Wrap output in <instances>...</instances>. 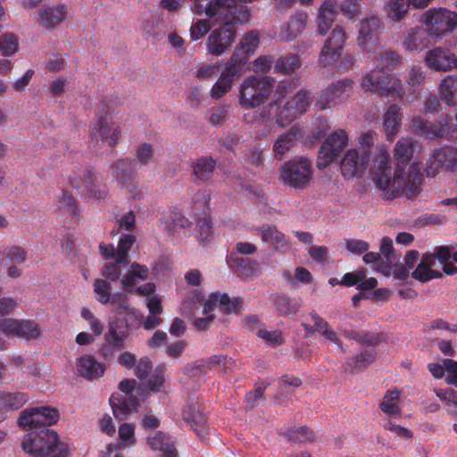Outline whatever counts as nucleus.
Here are the masks:
<instances>
[{"instance_id": "5701e85b", "label": "nucleus", "mask_w": 457, "mask_h": 457, "mask_svg": "<svg viewBox=\"0 0 457 457\" xmlns=\"http://www.w3.org/2000/svg\"><path fill=\"white\" fill-rule=\"evenodd\" d=\"M427 65L437 71H447L457 68V55L446 47H435L425 56Z\"/></svg>"}, {"instance_id": "680f3d73", "label": "nucleus", "mask_w": 457, "mask_h": 457, "mask_svg": "<svg viewBox=\"0 0 457 457\" xmlns=\"http://www.w3.org/2000/svg\"><path fill=\"white\" fill-rule=\"evenodd\" d=\"M165 370L166 367L164 364L156 367L154 373L147 381V386L151 391L158 392L162 387Z\"/></svg>"}, {"instance_id": "bb28decb", "label": "nucleus", "mask_w": 457, "mask_h": 457, "mask_svg": "<svg viewBox=\"0 0 457 457\" xmlns=\"http://www.w3.org/2000/svg\"><path fill=\"white\" fill-rule=\"evenodd\" d=\"M113 415L119 420H124L133 411L137 410L138 399L133 395L112 394L109 399Z\"/></svg>"}, {"instance_id": "20e7f679", "label": "nucleus", "mask_w": 457, "mask_h": 457, "mask_svg": "<svg viewBox=\"0 0 457 457\" xmlns=\"http://www.w3.org/2000/svg\"><path fill=\"white\" fill-rule=\"evenodd\" d=\"M337 329L345 337L354 340L360 344L366 345V348L351 358H347L343 365L344 370L351 374L367 368L376 359L375 345L382 340L381 336L378 333H370L368 331H357L347 329L343 326H338Z\"/></svg>"}, {"instance_id": "9d476101", "label": "nucleus", "mask_w": 457, "mask_h": 457, "mask_svg": "<svg viewBox=\"0 0 457 457\" xmlns=\"http://www.w3.org/2000/svg\"><path fill=\"white\" fill-rule=\"evenodd\" d=\"M130 335L129 327L126 320L112 317L108 322V330L104 335V343L99 348V355L105 361L112 359L117 351L125 346V341Z\"/></svg>"}, {"instance_id": "e433bc0d", "label": "nucleus", "mask_w": 457, "mask_h": 457, "mask_svg": "<svg viewBox=\"0 0 457 457\" xmlns=\"http://www.w3.org/2000/svg\"><path fill=\"white\" fill-rule=\"evenodd\" d=\"M147 443L153 450L163 453V457H178L176 448L170 438L162 431H157L147 438Z\"/></svg>"}, {"instance_id": "393cba45", "label": "nucleus", "mask_w": 457, "mask_h": 457, "mask_svg": "<svg viewBox=\"0 0 457 457\" xmlns=\"http://www.w3.org/2000/svg\"><path fill=\"white\" fill-rule=\"evenodd\" d=\"M243 301L240 297L230 298L228 294L220 292L212 293L204 304V312L209 313L213 307H220L226 312H238L242 308Z\"/></svg>"}, {"instance_id": "f8f14e48", "label": "nucleus", "mask_w": 457, "mask_h": 457, "mask_svg": "<svg viewBox=\"0 0 457 457\" xmlns=\"http://www.w3.org/2000/svg\"><path fill=\"white\" fill-rule=\"evenodd\" d=\"M245 65V61L239 57L237 52H235L212 86L210 93L212 98L218 100L226 96L231 90L233 82L242 75Z\"/></svg>"}, {"instance_id": "4be33fe9", "label": "nucleus", "mask_w": 457, "mask_h": 457, "mask_svg": "<svg viewBox=\"0 0 457 457\" xmlns=\"http://www.w3.org/2000/svg\"><path fill=\"white\" fill-rule=\"evenodd\" d=\"M110 170L121 188L129 193L137 190L136 164L131 160L119 159L112 164Z\"/></svg>"}, {"instance_id": "473e14b6", "label": "nucleus", "mask_w": 457, "mask_h": 457, "mask_svg": "<svg viewBox=\"0 0 457 457\" xmlns=\"http://www.w3.org/2000/svg\"><path fill=\"white\" fill-rule=\"evenodd\" d=\"M428 29L422 28L411 29L405 36L403 45L410 51H421L429 45Z\"/></svg>"}, {"instance_id": "13d9d810", "label": "nucleus", "mask_w": 457, "mask_h": 457, "mask_svg": "<svg viewBox=\"0 0 457 457\" xmlns=\"http://www.w3.org/2000/svg\"><path fill=\"white\" fill-rule=\"evenodd\" d=\"M8 262L17 265H21L28 259L27 251L20 245H12L8 247L4 253Z\"/></svg>"}, {"instance_id": "2f4dec72", "label": "nucleus", "mask_w": 457, "mask_h": 457, "mask_svg": "<svg viewBox=\"0 0 457 457\" xmlns=\"http://www.w3.org/2000/svg\"><path fill=\"white\" fill-rule=\"evenodd\" d=\"M432 135L439 139L457 141V124L449 114H442L432 126Z\"/></svg>"}, {"instance_id": "a878e982", "label": "nucleus", "mask_w": 457, "mask_h": 457, "mask_svg": "<svg viewBox=\"0 0 457 457\" xmlns=\"http://www.w3.org/2000/svg\"><path fill=\"white\" fill-rule=\"evenodd\" d=\"M216 165V161L209 155H203L193 160L191 170L194 182L197 185L210 182L213 177Z\"/></svg>"}, {"instance_id": "79ce46f5", "label": "nucleus", "mask_w": 457, "mask_h": 457, "mask_svg": "<svg viewBox=\"0 0 457 457\" xmlns=\"http://www.w3.org/2000/svg\"><path fill=\"white\" fill-rule=\"evenodd\" d=\"M136 242V236L132 234H123L119 239L116 248V256L118 263L123 266L129 264V251Z\"/></svg>"}, {"instance_id": "7c9ffc66", "label": "nucleus", "mask_w": 457, "mask_h": 457, "mask_svg": "<svg viewBox=\"0 0 457 457\" xmlns=\"http://www.w3.org/2000/svg\"><path fill=\"white\" fill-rule=\"evenodd\" d=\"M298 137H301V129L297 127H293L287 132L279 134L273 144L274 157L277 160H281L293 147Z\"/></svg>"}, {"instance_id": "58836bf2", "label": "nucleus", "mask_w": 457, "mask_h": 457, "mask_svg": "<svg viewBox=\"0 0 457 457\" xmlns=\"http://www.w3.org/2000/svg\"><path fill=\"white\" fill-rule=\"evenodd\" d=\"M56 206L60 212L71 217L78 218L79 216V203L67 190H62L58 195Z\"/></svg>"}, {"instance_id": "0e129e2a", "label": "nucleus", "mask_w": 457, "mask_h": 457, "mask_svg": "<svg viewBox=\"0 0 457 457\" xmlns=\"http://www.w3.org/2000/svg\"><path fill=\"white\" fill-rule=\"evenodd\" d=\"M432 123L419 116L413 117L410 123L411 131L418 135H432Z\"/></svg>"}, {"instance_id": "dca6fc26", "label": "nucleus", "mask_w": 457, "mask_h": 457, "mask_svg": "<svg viewBox=\"0 0 457 457\" xmlns=\"http://www.w3.org/2000/svg\"><path fill=\"white\" fill-rule=\"evenodd\" d=\"M457 170V148L445 145L434 150L427 160L425 172L427 177L434 178L441 170L453 171Z\"/></svg>"}, {"instance_id": "a19ab883", "label": "nucleus", "mask_w": 457, "mask_h": 457, "mask_svg": "<svg viewBox=\"0 0 457 457\" xmlns=\"http://www.w3.org/2000/svg\"><path fill=\"white\" fill-rule=\"evenodd\" d=\"M273 303L281 315H294L300 308L299 301L290 298L284 294H278L273 296Z\"/></svg>"}, {"instance_id": "c756f323", "label": "nucleus", "mask_w": 457, "mask_h": 457, "mask_svg": "<svg viewBox=\"0 0 457 457\" xmlns=\"http://www.w3.org/2000/svg\"><path fill=\"white\" fill-rule=\"evenodd\" d=\"M435 266V256L431 253L423 254L420 262L412 271L411 276L420 282H428L434 278H442V273L432 268Z\"/></svg>"}, {"instance_id": "412c9836", "label": "nucleus", "mask_w": 457, "mask_h": 457, "mask_svg": "<svg viewBox=\"0 0 457 457\" xmlns=\"http://www.w3.org/2000/svg\"><path fill=\"white\" fill-rule=\"evenodd\" d=\"M220 29H214L208 37L206 46L209 54L212 55H221L229 49L231 44L236 38L235 23H225Z\"/></svg>"}, {"instance_id": "2eb2a0df", "label": "nucleus", "mask_w": 457, "mask_h": 457, "mask_svg": "<svg viewBox=\"0 0 457 457\" xmlns=\"http://www.w3.org/2000/svg\"><path fill=\"white\" fill-rule=\"evenodd\" d=\"M370 156V151L365 149L347 150L340 162V170L344 179L361 178L368 169Z\"/></svg>"}, {"instance_id": "0eeeda50", "label": "nucleus", "mask_w": 457, "mask_h": 457, "mask_svg": "<svg viewBox=\"0 0 457 457\" xmlns=\"http://www.w3.org/2000/svg\"><path fill=\"white\" fill-rule=\"evenodd\" d=\"M68 182L87 198L104 199L107 188L90 166H79L68 177Z\"/></svg>"}, {"instance_id": "423d86ee", "label": "nucleus", "mask_w": 457, "mask_h": 457, "mask_svg": "<svg viewBox=\"0 0 457 457\" xmlns=\"http://www.w3.org/2000/svg\"><path fill=\"white\" fill-rule=\"evenodd\" d=\"M271 91L272 84L270 78L248 76L239 88V104L245 110L257 108L266 102Z\"/></svg>"}, {"instance_id": "de8ad7c7", "label": "nucleus", "mask_w": 457, "mask_h": 457, "mask_svg": "<svg viewBox=\"0 0 457 457\" xmlns=\"http://www.w3.org/2000/svg\"><path fill=\"white\" fill-rule=\"evenodd\" d=\"M94 293L96 295V300L101 304H108L112 301V286L110 281L104 278H97L95 280Z\"/></svg>"}, {"instance_id": "ddd939ff", "label": "nucleus", "mask_w": 457, "mask_h": 457, "mask_svg": "<svg viewBox=\"0 0 457 457\" xmlns=\"http://www.w3.org/2000/svg\"><path fill=\"white\" fill-rule=\"evenodd\" d=\"M59 420V413L55 408L49 406L28 408L21 411L18 424L22 428L41 429L50 428Z\"/></svg>"}, {"instance_id": "72a5a7b5", "label": "nucleus", "mask_w": 457, "mask_h": 457, "mask_svg": "<svg viewBox=\"0 0 457 457\" xmlns=\"http://www.w3.org/2000/svg\"><path fill=\"white\" fill-rule=\"evenodd\" d=\"M307 18L304 12H296L283 29L282 37L287 41L297 37L306 28Z\"/></svg>"}, {"instance_id": "6e6d98bb", "label": "nucleus", "mask_w": 457, "mask_h": 457, "mask_svg": "<svg viewBox=\"0 0 457 457\" xmlns=\"http://www.w3.org/2000/svg\"><path fill=\"white\" fill-rule=\"evenodd\" d=\"M19 46L18 37L12 33H4L0 37V51L10 56L16 53Z\"/></svg>"}, {"instance_id": "4c0bfd02", "label": "nucleus", "mask_w": 457, "mask_h": 457, "mask_svg": "<svg viewBox=\"0 0 457 457\" xmlns=\"http://www.w3.org/2000/svg\"><path fill=\"white\" fill-rule=\"evenodd\" d=\"M442 100L448 105H457V75H448L440 83Z\"/></svg>"}, {"instance_id": "774afa93", "label": "nucleus", "mask_w": 457, "mask_h": 457, "mask_svg": "<svg viewBox=\"0 0 457 457\" xmlns=\"http://www.w3.org/2000/svg\"><path fill=\"white\" fill-rule=\"evenodd\" d=\"M136 227V215L133 211H130L122 215L117 220L116 233H120L121 230L133 231Z\"/></svg>"}, {"instance_id": "f3484780", "label": "nucleus", "mask_w": 457, "mask_h": 457, "mask_svg": "<svg viewBox=\"0 0 457 457\" xmlns=\"http://www.w3.org/2000/svg\"><path fill=\"white\" fill-rule=\"evenodd\" d=\"M89 135L91 142L96 141V144L99 142L102 144L108 143L112 148H114L120 140L121 131L116 122L111 121L106 116L101 115L92 120L89 126Z\"/></svg>"}, {"instance_id": "ea45409f", "label": "nucleus", "mask_w": 457, "mask_h": 457, "mask_svg": "<svg viewBox=\"0 0 457 457\" xmlns=\"http://www.w3.org/2000/svg\"><path fill=\"white\" fill-rule=\"evenodd\" d=\"M411 0H389L386 5L387 16L395 22L401 21L407 15Z\"/></svg>"}, {"instance_id": "7ed1b4c3", "label": "nucleus", "mask_w": 457, "mask_h": 457, "mask_svg": "<svg viewBox=\"0 0 457 457\" xmlns=\"http://www.w3.org/2000/svg\"><path fill=\"white\" fill-rule=\"evenodd\" d=\"M22 449L35 457H67L68 445L60 442L58 434L50 428L29 430L21 443Z\"/></svg>"}, {"instance_id": "bf43d9fd", "label": "nucleus", "mask_w": 457, "mask_h": 457, "mask_svg": "<svg viewBox=\"0 0 457 457\" xmlns=\"http://www.w3.org/2000/svg\"><path fill=\"white\" fill-rule=\"evenodd\" d=\"M131 314L145 330H151L162 322V320L156 315L144 316L136 309L131 310Z\"/></svg>"}, {"instance_id": "a211bd4d", "label": "nucleus", "mask_w": 457, "mask_h": 457, "mask_svg": "<svg viewBox=\"0 0 457 457\" xmlns=\"http://www.w3.org/2000/svg\"><path fill=\"white\" fill-rule=\"evenodd\" d=\"M354 82L350 79H340L322 91L315 107L320 110L332 108L345 102L352 94Z\"/></svg>"}, {"instance_id": "c03bdc74", "label": "nucleus", "mask_w": 457, "mask_h": 457, "mask_svg": "<svg viewBox=\"0 0 457 457\" xmlns=\"http://www.w3.org/2000/svg\"><path fill=\"white\" fill-rule=\"evenodd\" d=\"M310 316L315 325L316 332L330 342H337V333L330 324L316 312H310Z\"/></svg>"}, {"instance_id": "c85d7f7f", "label": "nucleus", "mask_w": 457, "mask_h": 457, "mask_svg": "<svg viewBox=\"0 0 457 457\" xmlns=\"http://www.w3.org/2000/svg\"><path fill=\"white\" fill-rule=\"evenodd\" d=\"M67 8L65 5L55 7L45 6L38 12V21L46 29H54L59 26L66 18Z\"/></svg>"}, {"instance_id": "4468645a", "label": "nucleus", "mask_w": 457, "mask_h": 457, "mask_svg": "<svg viewBox=\"0 0 457 457\" xmlns=\"http://www.w3.org/2000/svg\"><path fill=\"white\" fill-rule=\"evenodd\" d=\"M347 144L348 135L345 129H337L328 135L319 149L318 168L325 169L337 161Z\"/></svg>"}, {"instance_id": "aec40b11", "label": "nucleus", "mask_w": 457, "mask_h": 457, "mask_svg": "<svg viewBox=\"0 0 457 457\" xmlns=\"http://www.w3.org/2000/svg\"><path fill=\"white\" fill-rule=\"evenodd\" d=\"M346 39V34L341 26L333 29L320 51V62L324 66L336 63L341 54Z\"/></svg>"}, {"instance_id": "338daca9", "label": "nucleus", "mask_w": 457, "mask_h": 457, "mask_svg": "<svg viewBox=\"0 0 457 457\" xmlns=\"http://www.w3.org/2000/svg\"><path fill=\"white\" fill-rule=\"evenodd\" d=\"M120 265L123 264L118 263L117 257L115 258L114 262H107L102 270V275L105 278L104 279L111 280L112 282L117 281L121 275Z\"/></svg>"}, {"instance_id": "b1692460", "label": "nucleus", "mask_w": 457, "mask_h": 457, "mask_svg": "<svg viewBox=\"0 0 457 457\" xmlns=\"http://www.w3.org/2000/svg\"><path fill=\"white\" fill-rule=\"evenodd\" d=\"M381 27V21L378 16L372 15L361 21L359 29L358 42L364 51H370L378 43V32Z\"/></svg>"}, {"instance_id": "f704fd0d", "label": "nucleus", "mask_w": 457, "mask_h": 457, "mask_svg": "<svg viewBox=\"0 0 457 457\" xmlns=\"http://www.w3.org/2000/svg\"><path fill=\"white\" fill-rule=\"evenodd\" d=\"M29 396L22 392H0V410L5 414L21 408L28 401Z\"/></svg>"}, {"instance_id": "6e6552de", "label": "nucleus", "mask_w": 457, "mask_h": 457, "mask_svg": "<svg viewBox=\"0 0 457 457\" xmlns=\"http://www.w3.org/2000/svg\"><path fill=\"white\" fill-rule=\"evenodd\" d=\"M313 168L310 159L295 157L286 162L280 170L279 179L285 186L297 190L307 187L312 179Z\"/></svg>"}, {"instance_id": "1a4fd4ad", "label": "nucleus", "mask_w": 457, "mask_h": 457, "mask_svg": "<svg viewBox=\"0 0 457 457\" xmlns=\"http://www.w3.org/2000/svg\"><path fill=\"white\" fill-rule=\"evenodd\" d=\"M360 0H344L341 4L337 0H326L320 7L317 31L326 35L332 27L339 12L348 20H353L358 14Z\"/></svg>"}, {"instance_id": "f257e3e1", "label": "nucleus", "mask_w": 457, "mask_h": 457, "mask_svg": "<svg viewBox=\"0 0 457 457\" xmlns=\"http://www.w3.org/2000/svg\"><path fill=\"white\" fill-rule=\"evenodd\" d=\"M417 144L411 137H401L394 148L397 166L392 176L391 158L388 153L378 155V166L373 181L383 191L384 200H394L406 192L409 198L416 197L421 191L423 174L419 162L410 163L416 152Z\"/></svg>"}, {"instance_id": "9b49d317", "label": "nucleus", "mask_w": 457, "mask_h": 457, "mask_svg": "<svg viewBox=\"0 0 457 457\" xmlns=\"http://www.w3.org/2000/svg\"><path fill=\"white\" fill-rule=\"evenodd\" d=\"M424 24L431 37H442L457 28V12L443 7L430 8L424 12Z\"/></svg>"}, {"instance_id": "a18cd8bd", "label": "nucleus", "mask_w": 457, "mask_h": 457, "mask_svg": "<svg viewBox=\"0 0 457 457\" xmlns=\"http://www.w3.org/2000/svg\"><path fill=\"white\" fill-rule=\"evenodd\" d=\"M228 262H233L232 265L236 267L239 277L247 278L253 276L258 268V262L250 258L230 256Z\"/></svg>"}, {"instance_id": "c9c22d12", "label": "nucleus", "mask_w": 457, "mask_h": 457, "mask_svg": "<svg viewBox=\"0 0 457 457\" xmlns=\"http://www.w3.org/2000/svg\"><path fill=\"white\" fill-rule=\"evenodd\" d=\"M401 108L396 104H391L384 115V126L386 137L388 140H393L397 134L401 121H402Z\"/></svg>"}, {"instance_id": "4d7b16f0", "label": "nucleus", "mask_w": 457, "mask_h": 457, "mask_svg": "<svg viewBox=\"0 0 457 457\" xmlns=\"http://www.w3.org/2000/svg\"><path fill=\"white\" fill-rule=\"evenodd\" d=\"M40 336V328L37 322L33 320L20 321L17 337L27 339H35Z\"/></svg>"}, {"instance_id": "6ab92c4d", "label": "nucleus", "mask_w": 457, "mask_h": 457, "mask_svg": "<svg viewBox=\"0 0 457 457\" xmlns=\"http://www.w3.org/2000/svg\"><path fill=\"white\" fill-rule=\"evenodd\" d=\"M254 233L261 237L262 242L268 248L277 253H286L291 249V243L287 236L273 224L265 223L254 229Z\"/></svg>"}, {"instance_id": "49530a36", "label": "nucleus", "mask_w": 457, "mask_h": 457, "mask_svg": "<svg viewBox=\"0 0 457 457\" xmlns=\"http://www.w3.org/2000/svg\"><path fill=\"white\" fill-rule=\"evenodd\" d=\"M284 436L293 443L309 442L315 437L314 432L306 426L290 428L284 433Z\"/></svg>"}, {"instance_id": "864d4df0", "label": "nucleus", "mask_w": 457, "mask_h": 457, "mask_svg": "<svg viewBox=\"0 0 457 457\" xmlns=\"http://www.w3.org/2000/svg\"><path fill=\"white\" fill-rule=\"evenodd\" d=\"M259 35L256 31H251L245 34L240 42V50L244 52L245 56H240L245 62L250 54H252L259 45Z\"/></svg>"}, {"instance_id": "5fc2aeb1", "label": "nucleus", "mask_w": 457, "mask_h": 457, "mask_svg": "<svg viewBox=\"0 0 457 457\" xmlns=\"http://www.w3.org/2000/svg\"><path fill=\"white\" fill-rule=\"evenodd\" d=\"M127 294L128 293L125 291L122 293L113 294L112 296V301H110L109 303H111L114 312L120 314L128 312L129 314H131V310L133 308H130L129 300Z\"/></svg>"}, {"instance_id": "8fccbe9b", "label": "nucleus", "mask_w": 457, "mask_h": 457, "mask_svg": "<svg viewBox=\"0 0 457 457\" xmlns=\"http://www.w3.org/2000/svg\"><path fill=\"white\" fill-rule=\"evenodd\" d=\"M400 392L397 390L387 391L384 400L380 403V409L386 414L399 415L401 409L398 405Z\"/></svg>"}, {"instance_id": "e2e57ef3", "label": "nucleus", "mask_w": 457, "mask_h": 457, "mask_svg": "<svg viewBox=\"0 0 457 457\" xmlns=\"http://www.w3.org/2000/svg\"><path fill=\"white\" fill-rule=\"evenodd\" d=\"M211 22L208 20H199L190 28V37L193 41L203 38L211 30Z\"/></svg>"}, {"instance_id": "052dcab7", "label": "nucleus", "mask_w": 457, "mask_h": 457, "mask_svg": "<svg viewBox=\"0 0 457 457\" xmlns=\"http://www.w3.org/2000/svg\"><path fill=\"white\" fill-rule=\"evenodd\" d=\"M242 158L246 164L260 167L263 164V153L259 147H251L242 154Z\"/></svg>"}, {"instance_id": "39448f33", "label": "nucleus", "mask_w": 457, "mask_h": 457, "mask_svg": "<svg viewBox=\"0 0 457 457\" xmlns=\"http://www.w3.org/2000/svg\"><path fill=\"white\" fill-rule=\"evenodd\" d=\"M361 86L366 92L394 99H403L405 96V89L401 80L378 66L363 76Z\"/></svg>"}, {"instance_id": "69168bd1", "label": "nucleus", "mask_w": 457, "mask_h": 457, "mask_svg": "<svg viewBox=\"0 0 457 457\" xmlns=\"http://www.w3.org/2000/svg\"><path fill=\"white\" fill-rule=\"evenodd\" d=\"M426 78V72L420 66H413L408 73L407 82L411 87L417 90L423 85Z\"/></svg>"}, {"instance_id": "cd10ccee", "label": "nucleus", "mask_w": 457, "mask_h": 457, "mask_svg": "<svg viewBox=\"0 0 457 457\" xmlns=\"http://www.w3.org/2000/svg\"><path fill=\"white\" fill-rule=\"evenodd\" d=\"M78 374L88 380L101 378L104 371V364L96 361L92 355H84L77 359Z\"/></svg>"}, {"instance_id": "f03ea898", "label": "nucleus", "mask_w": 457, "mask_h": 457, "mask_svg": "<svg viewBox=\"0 0 457 457\" xmlns=\"http://www.w3.org/2000/svg\"><path fill=\"white\" fill-rule=\"evenodd\" d=\"M289 86L280 82L275 91L274 99L261 112L264 121H273L278 126H285L304 113L311 104V94L307 90H300L282 104Z\"/></svg>"}, {"instance_id": "603ef678", "label": "nucleus", "mask_w": 457, "mask_h": 457, "mask_svg": "<svg viewBox=\"0 0 457 457\" xmlns=\"http://www.w3.org/2000/svg\"><path fill=\"white\" fill-rule=\"evenodd\" d=\"M141 29L146 39L159 41L165 36V32L160 28V22L154 20H145Z\"/></svg>"}, {"instance_id": "37998d69", "label": "nucleus", "mask_w": 457, "mask_h": 457, "mask_svg": "<svg viewBox=\"0 0 457 457\" xmlns=\"http://www.w3.org/2000/svg\"><path fill=\"white\" fill-rule=\"evenodd\" d=\"M301 65L298 54H289L279 57L274 65V71L283 74L293 73Z\"/></svg>"}, {"instance_id": "3c124183", "label": "nucleus", "mask_w": 457, "mask_h": 457, "mask_svg": "<svg viewBox=\"0 0 457 457\" xmlns=\"http://www.w3.org/2000/svg\"><path fill=\"white\" fill-rule=\"evenodd\" d=\"M136 159L142 166H148L155 161V151L149 143L139 144L135 150Z\"/></svg>"}, {"instance_id": "09e8293b", "label": "nucleus", "mask_w": 457, "mask_h": 457, "mask_svg": "<svg viewBox=\"0 0 457 457\" xmlns=\"http://www.w3.org/2000/svg\"><path fill=\"white\" fill-rule=\"evenodd\" d=\"M376 60L377 66L380 69L392 70L397 67L401 62L402 58L398 53L395 51H384L374 56Z\"/></svg>"}]
</instances>
